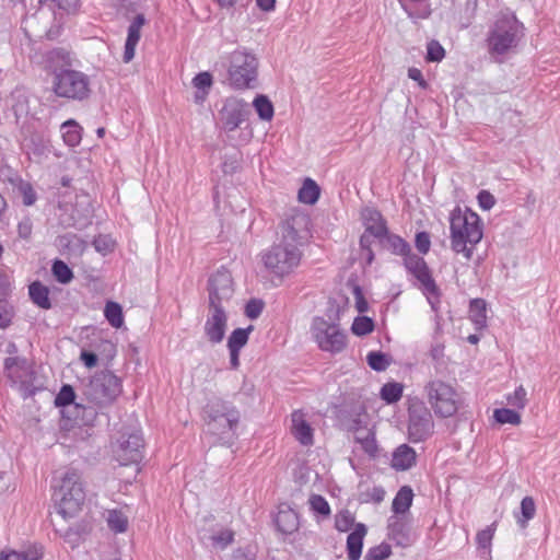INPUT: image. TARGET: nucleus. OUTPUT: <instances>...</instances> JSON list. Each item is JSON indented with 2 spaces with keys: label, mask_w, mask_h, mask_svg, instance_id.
Here are the masks:
<instances>
[{
  "label": "nucleus",
  "mask_w": 560,
  "mask_h": 560,
  "mask_svg": "<svg viewBox=\"0 0 560 560\" xmlns=\"http://www.w3.org/2000/svg\"><path fill=\"white\" fill-rule=\"evenodd\" d=\"M144 24L145 18L142 13L137 14L129 24L122 55V60L125 63H128L133 59L136 47L141 38V28Z\"/></svg>",
  "instance_id": "22"
},
{
  "label": "nucleus",
  "mask_w": 560,
  "mask_h": 560,
  "mask_svg": "<svg viewBox=\"0 0 560 560\" xmlns=\"http://www.w3.org/2000/svg\"><path fill=\"white\" fill-rule=\"evenodd\" d=\"M1 176L2 179L12 185L13 188H16L19 186L18 182H15V178L23 179L21 175L10 166H5L1 170Z\"/></svg>",
  "instance_id": "62"
},
{
  "label": "nucleus",
  "mask_w": 560,
  "mask_h": 560,
  "mask_svg": "<svg viewBox=\"0 0 560 560\" xmlns=\"http://www.w3.org/2000/svg\"><path fill=\"white\" fill-rule=\"evenodd\" d=\"M107 524L113 532L125 533L128 527V518L122 512L110 510L108 511Z\"/></svg>",
  "instance_id": "41"
},
{
  "label": "nucleus",
  "mask_w": 560,
  "mask_h": 560,
  "mask_svg": "<svg viewBox=\"0 0 560 560\" xmlns=\"http://www.w3.org/2000/svg\"><path fill=\"white\" fill-rule=\"evenodd\" d=\"M19 186L15 188L23 197V205L26 207L33 206L37 200V194L30 182L24 179H18Z\"/></svg>",
  "instance_id": "45"
},
{
  "label": "nucleus",
  "mask_w": 560,
  "mask_h": 560,
  "mask_svg": "<svg viewBox=\"0 0 560 560\" xmlns=\"http://www.w3.org/2000/svg\"><path fill=\"white\" fill-rule=\"evenodd\" d=\"M42 557L43 552L37 548H33L26 551H2L0 560H39Z\"/></svg>",
  "instance_id": "40"
},
{
  "label": "nucleus",
  "mask_w": 560,
  "mask_h": 560,
  "mask_svg": "<svg viewBox=\"0 0 560 560\" xmlns=\"http://www.w3.org/2000/svg\"><path fill=\"white\" fill-rule=\"evenodd\" d=\"M301 259L302 250L294 244L278 242L261 253L266 270L281 280L299 267Z\"/></svg>",
  "instance_id": "6"
},
{
  "label": "nucleus",
  "mask_w": 560,
  "mask_h": 560,
  "mask_svg": "<svg viewBox=\"0 0 560 560\" xmlns=\"http://www.w3.org/2000/svg\"><path fill=\"white\" fill-rule=\"evenodd\" d=\"M495 532V523L479 530L476 535L477 549L482 553L486 560L491 558V545Z\"/></svg>",
  "instance_id": "32"
},
{
  "label": "nucleus",
  "mask_w": 560,
  "mask_h": 560,
  "mask_svg": "<svg viewBox=\"0 0 560 560\" xmlns=\"http://www.w3.org/2000/svg\"><path fill=\"white\" fill-rule=\"evenodd\" d=\"M51 272L55 279L61 284H68L74 278L72 269L61 259H55L52 261Z\"/></svg>",
  "instance_id": "37"
},
{
  "label": "nucleus",
  "mask_w": 560,
  "mask_h": 560,
  "mask_svg": "<svg viewBox=\"0 0 560 560\" xmlns=\"http://www.w3.org/2000/svg\"><path fill=\"white\" fill-rule=\"evenodd\" d=\"M374 322L366 316H358L354 318L351 330L357 336H364L373 331Z\"/></svg>",
  "instance_id": "48"
},
{
  "label": "nucleus",
  "mask_w": 560,
  "mask_h": 560,
  "mask_svg": "<svg viewBox=\"0 0 560 560\" xmlns=\"http://www.w3.org/2000/svg\"><path fill=\"white\" fill-rule=\"evenodd\" d=\"M415 245L418 252L422 255L428 254L431 246V240L428 232H418L415 238Z\"/></svg>",
  "instance_id": "55"
},
{
  "label": "nucleus",
  "mask_w": 560,
  "mask_h": 560,
  "mask_svg": "<svg viewBox=\"0 0 560 560\" xmlns=\"http://www.w3.org/2000/svg\"><path fill=\"white\" fill-rule=\"evenodd\" d=\"M75 393L71 385L65 384L61 386L59 393L55 398V405L57 407H66L74 401Z\"/></svg>",
  "instance_id": "49"
},
{
  "label": "nucleus",
  "mask_w": 560,
  "mask_h": 560,
  "mask_svg": "<svg viewBox=\"0 0 560 560\" xmlns=\"http://www.w3.org/2000/svg\"><path fill=\"white\" fill-rule=\"evenodd\" d=\"M424 390L428 402L435 416L440 418L453 417L462 405L460 395L451 384L444 381L432 380L425 385Z\"/></svg>",
  "instance_id": "7"
},
{
  "label": "nucleus",
  "mask_w": 560,
  "mask_h": 560,
  "mask_svg": "<svg viewBox=\"0 0 560 560\" xmlns=\"http://www.w3.org/2000/svg\"><path fill=\"white\" fill-rule=\"evenodd\" d=\"M253 106L261 120L270 121L272 119L275 114L273 105L266 95H256Z\"/></svg>",
  "instance_id": "35"
},
{
  "label": "nucleus",
  "mask_w": 560,
  "mask_h": 560,
  "mask_svg": "<svg viewBox=\"0 0 560 560\" xmlns=\"http://www.w3.org/2000/svg\"><path fill=\"white\" fill-rule=\"evenodd\" d=\"M59 506L58 513L63 518L75 515L85 500V491L81 482L80 475L71 469L68 470L61 479L58 491Z\"/></svg>",
  "instance_id": "9"
},
{
  "label": "nucleus",
  "mask_w": 560,
  "mask_h": 560,
  "mask_svg": "<svg viewBox=\"0 0 560 560\" xmlns=\"http://www.w3.org/2000/svg\"><path fill=\"white\" fill-rule=\"evenodd\" d=\"M33 230V223L30 217L23 218L18 224V234L23 240H28L31 237Z\"/></svg>",
  "instance_id": "60"
},
{
  "label": "nucleus",
  "mask_w": 560,
  "mask_h": 560,
  "mask_svg": "<svg viewBox=\"0 0 560 560\" xmlns=\"http://www.w3.org/2000/svg\"><path fill=\"white\" fill-rule=\"evenodd\" d=\"M62 139L65 143L69 147H77L80 144L82 139V128L81 126L73 119H69L65 121L60 127Z\"/></svg>",
  "instance_id": "30"
},
{
  "label": "nucleus",
  "mask_w": 560,
  "mask_h": 560,
  "mask_svg": "<svg viewBox=\"0 0 560 560\" xmlns=\"http://www.w3.org/2000/svg\"><path fill=\"white\" fill-rule=\"evenodd\" d=\"M121 392V380L108 370L96 373L86 388L89 399L101 407L114 402Z\"/></svg>",
  "instance_id": "10"
},
{
  "label": "nucleus",
  "mask_w": 560,
  "mask_h": 560,
  "mask_svg": "<svg viewBox=\"0 0 560 560\" xmlns=\"http://www.w3.org/2000/svg\"><path fill=\"white\" fill-rule=\"evenodd\" d=\"M93 245L95 250L102 254H107L113 250L112 241L105 235H98L94 238Z\"/></svg>",
  "instance_id": "59"
},
{
  "label": "nucleus",
  "mask_w": 560,
  "mask_h": 560,
  "mask_svg": "<svg viewBox=\"0 0 560 560\" xmlns=\"http://www.w3.org/2000/svg\"><path fill=\"white\" fill-rule=\"evenodd\" d=\"M205 421L209 433L223 445H231L236 438L241 415L230 401L214 398L205 406Z\"/></svg>",
  "instance_id": "3"
},
{
  "label": "nucleus",
  "mask_w": 560,
  "mask_h": 560,
  "mask_svg": "<svg viewBox=\"0 0 560 560\" xmlns=\"http://www.w3.org/2000/svg\"><path fill=\"white\" fill-rule=\"evenodd\" d=\"M248 104L238 98L228 100L222 109V121L224 129L233 131L246 119Z\"/></svg>",
  "instance_id": "19"
},
{
  "label": "nucleus",
  "mask_w": 560,
  "mask_h": 560,
  "mask_svg": "<svg viewBox=\"0 0 560 560\" xmlns=\"http://www.w3.org/2000/svg\"><path fill=\"white\" fill-rule=\"evenodd\" d=\"M52 92L56 96L71 101L83 102L91 95V79L79 70L70 68H54Z\"/></svg>",
  "instance_id": "5"
},
{
  "label": "nucleus",
  "mask_w": 560,
  "mask_h": 560,
  "mask_svg": "<svg viewBox=\"0 0 560 560\" xmlns=\"http://www.w3.org/2000/svg\"><path fill=\"white\" fill-rule=\"evenodd\" d=\"M354 523L353 516L348 512L340 513L336 518V528L339 532H347Z\"/></svg>",
  "instance_id": "57"
},
{
  "label": "nucleus",
  "mask_w": 560,
  "mask_h": 560,
  "mask_svg": "<svg viewBox=\"0 0 560 560\" xmlns=\"http://www.w3.org/2000/svg\"><path fill=\"white\" fill-rule=\"evenodd\" d=\"M380 242L392 254L401 256L402 260L406 259V257L411 256L413 254L411 252L410 244L397 234H390L387 232V234L383 236V238L380 240Z\"/></svg>",
  "instance_id": "26"
},
{
  "label": "nucleus",
  "mask_w": 560,
  "mask_h": 560,
  "mask_svg": "<svg viewBox=\"0 0 560 560\" xmlns=\"http://www.w3.org/2000/svg\"><path fill=\"white\" fill-rule=\"evenodd\" d=\"M506 402L514 409L525 408L527 405V392L523 385L517 386L513 393L506 395Z\"/></svg>",
  "instance_id": "46"
},
{
  "label": "nucleus",
  "mask_w": 560,
  "mask_h": 560,
  "mask_svg": "<svg viewBox=\"0 0 560 560\" xmlns=\"http://www.w3.org/2000/svg\"><path fill=\"white\" fill-rule=\"evenodd\" d=\"M390 360L388 354L381 351H371L366 355L369 366L376 372L385 371L389 366Z\"/></svg>",
  "instance_id": "39"
},
{
  "label": "nucleus",
  "mask_w": 560,
  "mask_h": 560,
  "mask_svg": "<svg viewBox=\"0 0 560 560\" xmlns=\"http://www.w3.org/2000/svg\"><path fill=\"white\" fill-rule=\"evenodd\" d=\"M392 555V547L386 542L369 548L364 560H385Z\"/></svg>",
  "instance_id": "47"
},
{
  "label": "nucleus",
  "mask_w": 560,
  "mask_h": 560,
  "mask_svg": "<svg viewBox=\"0 0 560 560\" xmlns=\"http://www.w3.org/2000/svg\"><path fill=\"white\" fill-rule=\"evenodd\" d=\"M494 420L500 424L518 425L521 423V415L515 409L499 408L493 412Z\"/></svg>",
  "instance_id": "42"
},
{
  "label": "nucleus",
  "mask_w": 560,
  "mask_h": 560,
  "mask_svg": "<svg viewBox=\"0 0 560 560\" xmlns=\"http://www.w3.org/2000/svg\"><path fill=\"white\" fill-rule=\"evenodd\" d=\"M292 434L304 446H311L314 443V431L310 423L305 420V416L301 410H294L291 415Z\"/></svg>",
  "instance_id": "23"
},
{
  "label": "nucleus",
  "mask_w": 560,
  "mask_h": 560,
  "mask_svg": "<svg viewBox=\"0 0 560 560\" xmlns=\"http://www.w3.org/2000/svg\"><path fill=\"white\" fill-rule=\"evenodd\" d=\"M264 310V302L261 300L253 299L246 303L245 315L250 319L259 317Z\"/></svg>",
  "instance_id": "56"
},
{
  "label": "nucleus",
  "mask_w": 560,
  "mask_h": 560,
  "mask_svg": "<svg viewBox=\"0 0 560 560\" xmlns=\"http://www.w3.org/2000/svg\"><path fill=\"white\" fill-rule=\"evenodd\" d=\"M405 269L417 282L420 290L436 292V283L432 277L431 269L423 257L412 254L402 261Z\"/></svg>",
  "instance_id": "16"
},
{
  "label": "nucleus",
  "mask_w": 560,
  "mask_h": 560,
  "mask_svg": "<svg viewBox=\"0 0 560 560\" xmlns=\"http://www.w3.org/2000/svg\"><path fill=\"white\" fill-rule=\"evenodd\" d=\"M143 436L140 431L122 432L115 456L121 466L138 464L143 458Z\"/></svg>",
  "instance_id": "13"
},
{
  "label": "nucleus",
  "mask_w": 560,
  "mask_h": 560,
  "mask_svg": "<svg viewBox=\"0 0 560 560\" xmlns=\"http://www.w3.org/2000/svg\"><path fill=\"white\" fill-rule=\"evenodd\" d=\"M14 317V308L7 299H0V329L8 328Z\"/></svg>",
  "instance_id": "50"
},
{
  "label": "nucleus",
  "mask_w": 560,
  "mask_h": 560,
  "mask_svg": "<svg viewBox=\"0 0 560 560\" xmlns=\"http://www.w3.org/2000/svg\"><path fill=\"white\" fill-rule=\"evenodd\" d=\"M280 231L279 242L298 245L301 249L311 237V218L306 213L294 212L282 222Z\"/></svg>",
  "instance_id": "11"
},
{
  "label": "nucleus",
  "mask_w": 560,
  "mask_h": 560,
  "mask_svg": "<svg viewBox=\"0 0 560 560\" xmlns=\"http://www.w3.org/2000/svg\"><path fill=\"white\" fill-rule=\"evenodd\" d=\"M212 83H213L212 75L207 71L198 73L192 79L194 88H196V90H199V91L209 92Z\"/></svg>",
  "instance_id": "54"
},
{
  "label": "nucleus",
  "mask_w": 560,
  "mask_h": 560,
  "mask_svg": "<svg viewBox=\"0 0 560 560\" xmlns=\"http://www.w3.org/2000/svg\"><path fill=\"white\" fill-rule=\"evenodd\" d=\"M209 306H223L233 293V279L226 269H220L208 280Z\"/></svg>",
  "instance_id": "14"
},
{
  "label": "nucleus",
  "mask_w": 560,
  "mask_h": 560,
  "mask_svg": "<svg viewBox=\"0 0 560 560\" xmlns=\"http://www.w3.org/2000/svg\"><path fill=\"white\" fill-rule=\"evenodd\" d=\"M59 243L71 252L82 253L86 247V242L73 233H67L59 237Z\"/></svg>",
  "instance_id": "44"
},
{
  "label": "nucleus",
  "mask_w": 560,
  "mask_h": 560,
  "mask_svg": "<svg viewBox=\"0 0 560 560\" xmlns=\"http://www.w3.org/2000/svg\"><path fill=\"white\" fill-rule=\"evenodd\" d=\"M104 316L114 328H120L124 325V314L120 304L109 301L104 308Z\"/></svg>",
  "instance_id": "36"
},
{
  "label": "nucleus",
  "mask_w": 560,
  "mask_h": 560,
  "mask_svg": "<svg viewBox=\"0 0 560 560\" xmlns=\"http://www.w3.org/2000/svg\"><path fill=\"white\" fill-rule=\"evenodd\" d=\"M416 451L407 444H401L393 453L392 467L399 471L408 470L416 464Z\"/></svg>",
  "instance_id": "24"
},
{
  "label": "nucleus",
  "mask_w": 560,
  "mask_h": 560,
  "mask_svg": "<svg viewBox=\"0 0 560 560\" xmlns=\"http://www.w3.org/2000/svg\"><path fill=\"white\" fill-rule=\"evenodd\" d=\"M319 195V186L313 179L306 178L299 190V200L306 205H314Z\"/></svg>",
  "instance_id": "33"
},
{
  "label": "nucleus",
  "mask_w": 560,
  "mask_h": 560,
  "mask_svg": "<svg viewBox=\"0 0 560 560\" xmlns=\"http://www.w3.org/2000/svg\"><path fill=\"white\" fill-rule=\"evenodd\" d=\"M361 218L365 232L377 240H382L387 234V224L382 213L371 207H366L361 212Z\"/></svg>",
  "instance_id": "21"
},
{
  "label": "nucleus",
  "mask_w": 560,
  "mask_h": 560,
  "mask_svg": "<svg viewBox=\"0 0 560 560\" xmlns=\"http://www.w3.org/2000/svg\"><path fill=\"white\" fill-rule=\"evenodd\" d=\"M486 301L482 299H474L469 304V319L474 324L476 330H482L487 327V308Z\"/></svg>",
  "instance_id": "28"
},
{
  "label": "nucleus",
  "mask_w": 560,
  "mask_h": 560,
  "mask_svg": "<svg viewBox=\"0 0 560 560\" xmlns=\"http://www.w3.org/2000/svg\"><path fill=\"white\" fill-rule=\"evenodd\" d=\"M253 329L254 327L252 325L246 328L234 329L228 338V349L241 351V349L248 342L249 335Z\"/></svg>",
  "instance_id": "34"
},
{
  "label": "nucleus",
  "mask_w": 560,
  "mask_h": 560,
  "mask_svg": "<svg viewBox=\"0 0 560 560\" xmlns=\"http://www.w3.org/2000/svg\"><path fill=\"white\" fill-rule=\"evenodd\" d=\"M311 335L317 347L330 354L341 353L348 343L347 334L340 325L320 316L313 318Z\"/></svg>",
  "instance_id": "8"
},
{
  "label": "nucleus",
  "mask_w": 560,
  "mask_h": 560,
  "mask_svg": "<svg viewBox=\"0 0 560 560\" xmlns=\"http://www.w3.org/2000/svg\"><path fill=\"white\" fill-rule=\"evenodd\" d=\"M202 542L209 544L215 549L224 550L234 541V532L217 524L212 528H201L198 532Z\"/></svg>",
  "instance_id": "20"
},
{
  "label": "nucleus",
  "mask_w": 560,
  "mask_h": 560,
  "mask_svg": "<svg viewBox=\"0 0 560 560\" xmlns=\"http://www.w3.org/2000/svg\"><path fill=\"white\" fill-rule=\"evenodd\" d=\"M355 441L361 444L363 451L370 456H375L377 453V444L375 434L369 431L365 436H355Z\"/></svg>",
  "instance_id": "51"
},
{
  "label": "nucleus",
  "mask_w": 560,
  "mask_h": 560,
  "mask_svg": "<svg viewBox=\"0 0 560 560\" xmlns=\"http://www.w3.org/2000/svg\"><path fill=\"white\" fill-rule=\"evenodd\" d=\"M228 328V314L223 306H209L203 330L209 342L218 345L223 341Z\"/></svg>",
  "instance_id": "18"
},
{
  "label": "nucleus",
  "mask_w": 560,
  "mask_h": 560,
  "mask_svg": "<svg viewBox=\"0 0 560 560\" xmlns=\"http://www.w3.org/2000/svg\"><path fill=\"white\" fill-rule=\"evenodd\" d=\"M366 526L358 523L352 533L347 537V551L349 560H359L362 555L363 539L366 535Z\"/></svg>",
  "instance_id": "25"
},
{
  "label": "nucleus",
  "mask_w": 560,
  "mask_h": 560,
  "mask_svg": "<svg viewBox=\"0 0 560 560\" xmlns=\"http://www.w3.org/2000/svg\"><path fill=\"white\" fill-rule=\"evenodd\" d=\"M477 200L482 210H490L495 205L494 196L488 190H480Z\"/></svg>",
  "instance_id": "58"
},
{
  "label": "nucleus",
  "mask_w": 560,
  "mask_h": 560,
  "mask_svg": "<svg viewBox=\"0 0 560 560\" xmlns=\"http://www.w3.org/2000/svg\"><path fill=\"white\" fill-rule=\"evenodd\" d=\"M3 372L13 384H19L31 394L34 393L30 389L35 381L34 364L31 360L25 357H8L3 361Z\"/></svg>",
  "instance_id": "12"
},
{
  "label": "nucleus",
  "mask_w": 560,
  "mask_h": 560,
  "mask_svg": "<svg viewBox=\"0 0 560 560\" xmlns=\"http://www.w3.org/2000/svg\"><path fill=\"white\" fill-rule=\"evenodd\" d=\"M310 505L313 511L320 515L327 516L330 514V508L327 500L319 494L311 495Z\"/></svg>",
  "instance_id": "53"
},
{
  "label": "nucleus",
  "mask_w": 560,
  "mask_h": 560,
  "mask_svg": "<svg viewBox=\"0 0 560 560\" xmlns=\"http://www.w3.org/2000/svg\"><path fill=\"white\" fill-rule=\"evenodd\" d=\"M354 299H355V307L359 313H365L369 308L368 302L364 299L362 290L360 287H355L353 290Z\"/></svg>",
  "instance_id": "63"
},
{
  "label": "nucleus",
  "mask_w": 560,
  "mask_h": 560,
  "mask_svg": "<svg viewBox=\"0 0 560 560\" xmlns=\"http://www.w3.org/2000/svg\"><path fill=\"white\" fill-rule=\"evenodd\" d=\"M451 248L463 254L469 260L474 255L475 246L482 238V223L477 213L463 212L456 207L450 215Z\"/></svg>",
  "instance_id": "2"
},
{
  "label": "nucleus",
  "mask_w": 560,
  "mask_h": 560,
  "mask_svg": "<svg viewBox=\"0 0 560 560\" xmlns=\"http://www.w3.org/2000/svg\"><path fill=\"white\" fill-rule=\"evenodd\" d=\"M49 59L50 60H56V59H60L62 60L66 65H70V55L69 52L63 49V48H56L54 50H51L49 52Z\"/></svg>",
  "instance_id": "64"
},
{
  "label": "nucleus",
  "mask_w": 560,
  "mask_h": 560,
  "mask_svg": "<svg viewBox=\"0 0 560 560\" xmlns=\"http://www.w3.org/2000/svg\"><path fill=\"white\" fill-rule=\"evenodd\" d=\"M228 81L234 90L255 89L258 79L259 60L246 48H238L228 57Z\"/></svg>",
  "instance_id": "4"
},
{
  "label": "nucleus",
  "mask_w": 560,
  "mask_h": 560,
  "mask_svg": "<svg viewBox=\"0 0 560 560\" xmlns=\"http://www.w3.org/2000/svg\"><path fill=\"white\" fill-rule=\"evenodd\" d=\"M434 432V421L425 408L413 409L409 413L408 434L412 443L428 440Z\"/></svg>",
  "instance_id": "17"
},
{
  "label": "nucleus",
  "mask_w": 560,
  "mask_h": 560,
  "mask_svg": "<svg viewBox=\"0 0 560 560\" xmlns=\"http://www.w3.org/2000/svg\"><path fill=\"white\" fill-rule=\"evenodd\" d=\"M445 56L443 46L438 40H430L427 45V60L440 62Z\"/></svg>",
  "instance_id": "52"
},
{
  "label": "nucleus",
  "mask_w": 560,
  "mask_h": 560,
  "mask_svg": "<svg viewBox=\"0 0 560 560\" xmlns=\"http://www.w3.org/2000/svg\"><path fill=\"white\" fill-rule=\"evenodd\" d=\"M536 513V504L532 497L523 498L521 502V516H517V524L525 528L527 523L534 518Z\"/></svg>",
  "instance_id": "38"
},
{
  "label": "nucleus",
  "mask_w": 560,
  "mask_h": 560,
  "mask_svg": "<svg viewBox=\"0 0 560 560\" xmlns=\"http://www.w3.org/2000/svg\"><path fill=\"white\" fill-rule=\"evenodd\" d=\"M28 295L32 302L43 308H51V301L49 299V289L40 281H34L28 287Z\"/></svg>",
  "instance_id": "27"
},
{
  "label": "nucleus",
  "mask_w": 560,
  "mask_h": 560,
  "mask_svg": "<svg viewBox=\"0 0 560 560\" xmlns=\"http://www.w3.org/2000/svg\"><path fill=\"white\" fill-rule=\"evenodd\" d=\"M402 396V385L399 383H386L381 388V398L387 404L397 402Z\"/></svg>",
  "instance_id": "43"
},
{
  "label": "nucleus",
  "mask_w": 560,
  "mask_h": 560,
  "mask_svg": "<svg viewBox=\"0 0 560 560\" xmlns=\"http://www.w3.org/2000/svg\"><path fill=\"white\" fill-rule=\"evenodd\" d=\"M412 489L408 486L401 487L396 493L392 503V510L395 513V515L402 516V514L408 512L412 504Z\"/></svg>",
  "instance_id": "29"
},
{
  "label": "nucleus",
  "mask_w": 560,
  "mask_h": 560,
  "mask_svg": "<svg viewBox=\"0 0 560 560\" xmlns=\"http://www.w3.org/2000/svg\"><path fill=\"white\" fill-rule=\"evenodd\" d=\"M276 525L283 534H291L298 529V515L292 510H280L276 516Z\"/></svg>",
  "instance_id": "31"
},
{
  "label": "nucleus",
  "mask_w": 560,
  "mask_h": 560,
  "mask_svg": "<svg viewBox=\"0 0 560 560\" xmlns=\"http://www.w3.org/2000/svg\"><path fill=\"white\" fill-rule=\"evenodd\" d=\"M12 278L5 272L0 271V299H7L12 291Z\"/></svg>",
  "instance_id": "61"
},
{
  "label": "nucleus",
  "mask_w": 560,
  "mask_h": 560,
  "mask_svg": "<svg viewBox=\"0 0 560 560\" xmlns=\"http://www.w3.org/2000/svg\"><path fill=\"white\" fill-rule=\"evenodd\" d=\"M387 537L397 547L408 548L417 541L419 535L412 528L410 520L400 515H392L388 518Z\"/></svg>",
  "instance_id": "15"
},
{
  "label": "nucleus",
  "mask_w": 560,
  "mask_h": 560,
  "mask_svg": "<svg viewBox=\"0 0 560 560\" xmlns=\"http://www.w3.org/2000/svg\"><path fill=\"white\" fill-rule=\"evenodd\" d=\"M524 36V24L513 12L502 11L487 33V50L493 59L501 61V57L516 49Z\"/></svg>",
  "instance_id": "1"
}]
</instances>
